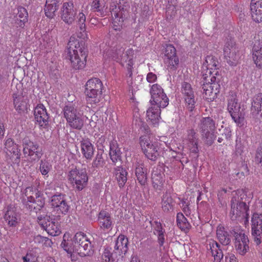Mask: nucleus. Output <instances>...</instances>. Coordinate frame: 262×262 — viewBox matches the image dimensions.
I'll list each match as a JSON object with an SVG mask.
<instances>
[{"label": "nucleus", "mask_w": 262, "mask_h": 262, "mask_svg": "<svg viewBox=\"0 0 262 262\" xmlns=\"http://www.w3.org/2000/svg\"><path fill=\"white\" fill-rule=\"evenodd\" d=\"M219 64L217 58L212 55H208L206 56L205 61L203 63L204 66H206L208 70H210L209 73L211 75V70H216Z\"/></svg>", "instance_id": "37998d69"}, {"label": "nucleus", "mask_w": 262, "mask_h": 262, "mask_svg": "<svg viewBox=\"0 0 262 262\" xmlns=\"http://www.w3.org/2000/svg\"><path fill=\"white\" fill-rule=\"evenodd\" d=\"M177 224L179 228L185 232H188L191 227L187 219L181 212H179L177 214Z\"/></svg>", "instance_id": "58836bf2"}, {"label": "nucleus", "mask_w": 262, "mask_h": 262, "mask_svg": "<svg viewBox=\"0 0 262 262\" xmlns=\"http://www.w3.org/2000/svg\"><path fill=\"white\" fill-rule=\"evenodd\" d=\"M181 207L183 212L186 215H188L190 214V210L189 207V203L186 200L183 199L180 203Z\"/></svg>", "instance_id": "4d7b16f0"}, {"label": "nucleus", "mask_w": 262, "mask_h": 262, "mask_svg": "<svg viewBox=\"0 0 262 262\" xmlns=\"http://www.w3.org/2000/svg\"><path fill=\"white\" fill-rule=\"evenodd\" d=\"M128 241L124 235H120L116 241L114 252L116 254L123 256L128 251Z\"/></svg>", "instance_id": "393cba45"}, {"label": "nucleus", "mask_w": 262, "mask_h": 262, "mask_svg": "<svg viewBox=\"0 0 262 262\" xmlns=\"http://www.w3.org/2000/svg\"><path fill=\"white\" fill-rule=\"evenodd\" d=\"M218 72H216V76L210 75V80L211 82L203 84L202 89L203 90V98L208 101H213L216 97L217 95L220 92V85L219 84L221 79V76L217 74Z\"/></svg>", "instance_id": "0eeeda50"}, {"label": "nucleus", "mask_w": 262, "mask_h": 262, "mask_svg": "<svg viewBox=\"0 0 262 262\" xmlns=\"http://www.w3.org/2000/svg\"><path fill=\"white\" fill-rule=\"evenodd\" d=\"M34 115H48L45 106L41 103L38 104L34 109Z\"/></svg>", "instance_id": "864d4df0"}, {"label": "nucleus", "mask_w": 262, "mask_h": 262, "mask_svg": "<svg viewBox=\"0 0 262 262\" xmlns=\"http://www.w3.org/2000/svg\"><path fill=\"white\" fill-rule=\"evenodd\" d=\"M150 93L151 95L150 101L152 106L147 110V114L151 113V115H160L161 107L164 108L167 106L169 99L164 92L163 89L158 84L152 85Z\"/></svg>", "instance_id": "7ed1b4c3"}, {"label": "nucleus", "mask_w": 262, "mask_h": 262, "mask_svg": "<svg viewBox=\"0 0 262 262\" xmlns=\"http://www.w3.org/2000/svg\"><path fill=\"white\" fill-rule=\"evenodd\" d=\"M129 8V5L127 0H112L111 3L109 11L113 18L115 19H123L125 17L127 13Z\"/></svg>", "instance_id": "9b49d317"}, {"label": "nucleus", "mask_w": 262, "mask_h": 262, "mask_svg": "<svg viewBox=\"0 0 262 262\" xmlns=\"http://www.w3.org/2000/svg\"><path fill=\"white\" fill-rule=\"evenodd\" d=\"M187 140L188 141V146L191 152L198 153L199 149L198 147V139L196 136V133L193 129H187Z\"/></svg>", "instance_id": "7c9ffc66"}, {"label": "nucleus", "mask_w": 262, "mask_h": 262, "mask_svg": "<svg viewBox=\"0 0 262 262\" xmlns=\"http://www.w3.org/2000/svg\"><path fill=\"white\" fill-rule=\"evenodd\" d=\"M152 185L156 190L161 191L163 188V181L161 174H157L156 173H152Z\"/></svg>", "instance_id": "a18cd8bd"}, {"label": "nucleus", "mask_w": 262, "mask_h": 262, "mask_svg": "<svg viewBox=\"0 0 262 262\" xmlns=\"http://www.w3.org/2000/svg\"><path fill=\"white\" fill-rule=\"evenodd\" d=\"M65 235L63 236V239L61 244V247L66 251L68 253H71L73 249L71 246H69V242H66L64 239Z\"/></svg>", "instance_id": "680f3d73"}, {"label": "nucleus", "mask_w": 262, "mask_h": 262, "mask_svg": "<svg viewBox=\"0 0 262 262\" xmlns=\"http://www.w3.org/2000/svg\"><path fill=\"white\" fill-rule=\"evenodd\" d=\"M113 174L119 187H123L127 180L128 173L126 169L122 166H117L114 169Z\"/></svg>", "instance_id": "c85d7f7f"}, {"label": "nucleus", "mask_w": 262, "mask_h": 262, "mask_svg": "<svg viewBox=\"0 0 262 262\" xmlns=\"http://www.w3.org/2000/svg\"><path fill=\"white\" fill-rule=\"evenodd\" d=\"M20 149H19L18 145H14L12 147L9 149L6 152L8 154L9 152L12 156H15L14 163L18 164L20 162Z\"/></svg>", "instance_id": "09e8293b"}, {"label": "nucleus", "mask_w": 262, "mask_h": 262, "mask_svg": "<svg viewBox=\"0 0 262 262\" xmlns=\"http://www.w3.org/2000/svg\"><path fill=\"white\" fill-rule=\"evenodd\" d=\"M135 174L139 183L141 185H145L147 182V169L142 162L136 163Z\"/></svg>", "instance_id": "cd10ccee"}, {"label": "nucleus", "mask_w": 262, "mask_h": 262, "mask_svg": "<svg viewBox=\"0 0 262 262\" xmlns=\"http://www.w3.org/2000/svg\"><path fill=\"white\" fill-rule=\"evenodd\" d=\"M252 236L254 244L258 246L262 243V221L258 219L257 213L252 217Z\"/></svg>", "instance_id": "aec40b11"}, {"label": "nucleus", "mask_w": 262, "mask_h": 262, "mask_svg": "<svg viewBox=\"0 0 262 262\" xmlns=\"http://www.w3.org/2000/svg\"><path fill=\"white\" fill-rule=\"evenodd\" d=\"M251 54L253 60L256 67L262 69V45L259 41L255 42Z\"/></svg>", "instance_id": "bb28decb"}, {"label": "nucleus", "mask_w": 262, "mask_h": 262, "mask_svg": "<svg viewBox=\"0 0 262 262\" xmlns=\"http://www.w3.org/2000/svg\"><path fill=\"white\" fill-rule=\"evenodd\" d=\"M68 177L73 187L78 191L82 190L87 185L88 177L85 169H72Z\"/></svg>", "instance_id": "9d476101"}, {"label": "nucleus", "mask_w": 262, "mask_h": 262, "mask_svg": "<svg viewBox=\"0 0 262 262\" xmlns=\"http://www.w3.org/2000/svg\"><path fill=\"white\" fill-rule=\"evenodd\" d=\"M228 111L230 115H242L240 104L237 102L236 93L233 91L229 93L228 97Z\"/></svg>", "instance_id": "5701e85b"}, {"label": "nucleus", "mask_w": 262, "mask_h": 262, "mask_svg": "<svg viewBox=\"0 0 262 262\" xmlns=\"http://www.w3.org/2000/svg\"><path fill=\"white\" fill-rule=\"evenodd\" d=\"M17 17L16 23L19 27L23 28L25 23L27 22L28 20V14L27 10L23 7H19L18 8Z\"/></svg>", "instance_id": "ea45409f"}, {"label": "nucleus", "mask_w": 262, "mask_h": 262, "mask_svg": "<svg viewBox=\"0 0 262 262\" xmlns=\"http://www.w3.org/2000/svg\"><path fill=\"white\" fill-rule=\"evenodd\" d=\"M142 129V127L141 128ZM143 129L145 131V135L141 136L140 138V144L142 151L145 156L149 159L155 161L157 158L159 154L158 146L152 144L150 141L149 135L150 130L146 125H143Z\"/></svg>", "instance_id": "20e7f679"}, {"label": "nucleus", "mask_w": 262, "mask_h": 262, "mask_svg": "<svg viewBox=\"0 0 262 262\" xmlns=\"http://www.w3.org/2000/svg\"><path fill=\"white\" fill-rule=\"evenodd\" d=\"M181 92L186 102L187 109L191 112L194 108L195 103L194 92L190 83L183 82L182 83Z\"/></svg>", "instance_id": "a211bd4d"}, {"label": "nucleus", "mask_w": 262, "mask_h": 262, "mask_svg": "<svg viewBox=\"0 0 262 262\" xmlns=\"http://www.w3.org/2000/svg\"><path fill=\"white\" fill-rule=\"evenodd\" d=\"M102 83L101 80L97 78H92L89 80L85 85L84 93L86 96V101L88 103L96 104L100 101L101 95L102 94ZM93 108L90 106H87L86 110L87 112L90 114H95L96 111L95 108L91 105Z\"/></svg>", "instance_id": "f03ea898"}, {"label": "nucleus", "mask_w": 262, "mask_h": 262, "mask_svg": "<svg viewBox=\"0 0 262 262\" xmlns=\"http://www.w3.org/2000/svg\"><path fill=\"white\" fill-rule=\"evenodd\" d=\"M164 62L170 71H175L179 64V60L176 56V49L171 45H166L164 51Z\"/></svg>", "instance_id": "2eb2a0df"}, {"label": "nucleus", "mask_w": 262, "mask_h": 262, "mask_svg": "<svg viewBox=\"0 0 262 262\" xmlns=\"http://www.w3.org/2000/svg\"><path fill=\"white\" fill-rule=\"evenodd\" d=\"M91 6L94 11L99 13L98 15L101 17L107 15L110 12L105 6L104 0H93Z\"/></svg>", "instance_id": "473e14b6"}, {"label": "nucleus", "mask_w": 262, "mask_h": 262, "mask_svg": "<svg viewBox=\"0 0 262 262\" xmlns=\"http://www.w3.org/2000/svg\"><path fill=\"white\" fill-rule=\"evenodd\" d=\"M244 146L241 141H236V145L234 150V154L238 156L241 155L244 150Z\"/></svg>", "instance_id": "13d9d810"}, {"label": "nucleus", "mask_w": 262, "mask_h": 262, "mask_svg": "<svg viewBox=\"0 0 262 262\" xmlns=\"http://www.w3.org/2000/svg\"><path fill=\"white\" fill-rule=\"evenodd\" d=\"M70 113L71 115H76L77 110L73 104L69 103L63 108V115H69Z\"/></svg>", "instance_id": "5fc2aeb1"}, {"label": "nucleus", "mask_w": 262, "mask_h": 262, "mask_svg": "<svg viewBox=\"0 0 262 262\" xmlns=\"http://www.w3.org/2000/svg\"><path fill=\"white\" fill-rule=\"evenodd\" d=\"M216 233L217 239L222 245L227 246L230 243V235L223 226H218Z\"/></svg>", "instance_id": "2f4dec72"}, {"label": "nucleus", "mask_w": 262, "mask_h": 262, "mask_svg": "<svg viewBox=\"0 0 262 262\" xmlns=\"http://www.w3.org/2000/svg\"><path fill=\"white\" fill-rule=\"evenodd\" d=\"M215 128V122L211 117H207L203 119L201 124V131H213Z\"/></svg>", "instance_id": "a19ab883"}, {"label": "nucleus", "mask_w": 262, "mask_h": 262, "mask_svg": "<svg viewBox=\"0 0 262 262\" xmlns=\"http://www.w3.org/2000/svg\"><path fill=\"white\" fill-rule=\"evenodd\" d=\"M161 118V116H147L146 120L149 123L155 126L158 125L159 120Z\"/></svg>", "instance_id": "bf43d9fd"}, {"label": "nucleus", "mask_w": 262, "mask_h": 262, "mask_svg": "<svg viewBox=\"0 0 262 262\" xmlns=\"http://www.w3.org/2000/svg\"><path fill=\"white\" fill-rule=\"evenodd\" d=\"M71 127L80 129L83 126V120L81 116H64Z\"/></svg>", "instance_id": "4c0bfd02"}, {"label": "nucleus", "mask_w": 262, "mask_h": 262, "mask_svg": "<svg viewBox=\"0 0 262 262\" xmlns=\"http://www.w3.org/2000/svg\"><path fill=\"white\" fill-rule=\"evenodd\" d=\"M114 254L112 253L108 248H105L102 255V262H115L113 257Z\"/></svg>", "instance_id": "3c124183"}, {"label": "nucleus", "mask_w": 262, "mask_h": 262, "mask_svg": "<svg viewBox=\"0 0 262 262\" xmlns=\"http://www.w3.org/2000/svg\"><path fill=\"white\" fill-rule=\"evenodd\" d=\"M73 240L76 250L81 256L93 255V245L85 234L81 232H77L75 234Z\"/></svg>", "instance_id": "6e6552de"}, {"label": "nucleus", "mask_w": 262, "mask_h": 262, "mask_svg": "<svg viewBox=\"0 0 262 262\" xmlns=\"http://www.w3.org/2000/svg\"><path fill=\"white\" fill-rule=\"evenodd\" d=\"M98 222L100 228L104 231H111L113 228V220L109 213L101 211L98 215Z\"/></svg>", "instance_id": "a878e982"}, {"label": "nucleus", "mask_w": 262, "mask_h": 262, "mask_svg": "<svg viewBox=\"0 0 262 262\" xmlns=\"http://www.w3.org/2000/svg\"><path fill=\"white\" fill-rule=\"evenodd\" d=\"M255 162L256 164L262 166V146L257 148L256 151Z\"/></svg>", "instance_id": "6e6d98bb"}, {"label": "nucleus", "mask_w": 262, "mask_h": 262, "mask_svg": "<svg viewBox=\"0 0 262 262\" xmlns=\"http://www.w3.org/2000/svg\"><path fill=\"white\" fill-rule=\"evenodd\" d=\"M250 10L252 18L254 21H262V0H251Z\"/></svg>", "instance_id": "4be33fe9"}, {"label": "nucleus", "mask_w": 262, "mask_h": 262, "mask_svg": "<svg viewBox=\"0 0 262 262\" xmlns=\"http://www.w3.org/2000/svg\"><path fill=\"white\" fill-rule=\"evenodd\" d=\"M224 56L229 65L235 67L237 65L240 58L238 47L233 39L227 41L224 48Z\"/></svg>", "instance_id": "1a4fd4ad"}, {"label": "nucleus", "mask_w": 262, "mask_h": 262, "mask_svg": "<svg viewBox=\"0 0 262 262\" xmlns=\"http://www.w3.org/2000/svg\"><path fill=\"white\" fill-rule=\"evenodd\" d=\"M24 262H38L37 258L31 254L27 253L23 258Z\"/></svg>", "instance_id": "e2e57ef3"}, {"label": "nucleus", "mask_w": 262, "mask_h": 262, "mask_svg": "<svg viewBox=\"0 0 262 262\" xmlns=\"http://www.w3.org/2000/svg\"><path fill=\"white\" fill-rule=\"evenodd\" d=\"M50 203L55 211L63 215H65L70 209V205L64 194L59 193L53 195L51 198Z\"/></svg>", "instance_id": "ddd939ff"}, {"label": "nucleus", "mask_w": 262, "mask_h": 262, "mask_svg": "<svg viewBox=\"0 0 262 262\" xmlns=\"http://www.w3.org/2000/svg\"><path fill=\"white\" fill-rule=\"evenodd\" d=\"M77 9L72 2H65L61 8V17L68 24H72L75 19Z\"/></svg>", "instance_id": "6ab92c4d"}, {"label": "nucleus", "mask_w": 262, "mask_h": 262, "mask_svg": "<svg viewBox=\"0 0 262 262\" xmlns=\"http://www.w3.org/2000/svg\"><path fill=\"white\" fill-rule=\"evenodd\" d=\"M81 148L83 156L86 159L91 160L94 155V147L90 141L88 140L82 141Z\"/></svg>", "instance_id": "e433bc0d"}, {"label": "nucleus", "mask_w": 262, "mask_h": 262, "mask_svg": "<svg viewBox=\"0 0 262 262\" xmlns=\"http://www.w3.org/2000/svg\"><path fill=\"white\" fill-rule=\"evenodd\" d=\"M231 233L234 237L236 251L239 254L245 255L249 249L248 236L241 230H232Z\"/></svg>", "instance_id": "f8f14e48"}, {"label": "nucleus", "mask_w": 262, "mask_h": 262, "mask_svg": "<svg viewBox=\"0 0 262 262\" xmlns=\"http://www.w3.org/2000/svg\"><path fill=\"white\" fill-rule=\"evenodd\" d=\"M59 215L54 218H51L50 216H39L37 217V222L42 229L47 233L53 236L59 235L61 233Z\"/></svg>", "instance_id": "423d86ee"}, {"label": "nucleus", "mask_w": 262, "mask_h": 262, "mask_svg": "<svg viewBox=\"0 0 262 262\" xmlns=\"http://www.w3.org/2000/svg\"><path fill=\"white\" fill-rule=\"evenodd\" d=\"M33 195L35 196V203L37 204L36 212L40 211L45 205V201L42 194L37 189L33 187Z\"/></svg>", "instance_id": "79ce46f5"}, {"label": "nucleus", "mask_w": 262, "mask_h": 262, "mask_svg": "<svg viewBox=\"0 0 262 262\" xmlns=\"http://www.w3.org/2000/svg\"><path fill=\"white\" fill-rule=\"evenodd\" d=\"M154 233L155 234L165 232V230L163 228L162 225L160 222L158 221L154 222Z\"/></svg>", "instance_id": "052dcab7"}, {"label": "nucleus", "mask_w": 262, "mask_h": 262, "mask_svg": "<svg viewBox=\"0 0 262 262\" xmlns=\"http://www.w3.org/2000/svg\"><path fill=\"white\" fill-rule=\"evenodd\" d=\"M261 102L262 94L259 93L254 96L252 103H254V104H257L259 106H261Z\"/></svg>", "instance_id": "69168bd1"}, {"label": "nucleus", "mask_w": 262, "mask_h": 262, "mask_svg": "<svg viewBox=\"0 0 262 262\" xmlns=\"http://www.w3.org/2000/svg\"><path fill=\"white\" fill-rule=\"evenodd\" d=\"M157 75L152 72L147 74L146 79L148 82L152 83L157 80Z\"/></svg>", "instance_id": "338daca9"}, {"label": "nucleus", "mask_w": 262, "mask_h": 262, "mask_svg": "<svg viewBox=\"0 0 262 262\" xmlns=\"http://www.w3.org/2000/svg\"><path fill=\"white\" fill-rule=\"evenodd\" d=\"M86 17L83 12L79 13L77 16V25L79 28L77 37L79 39L74 37H71L68 42V56H73L79 54H87V49L85 47V39L87 38V33L85 28Z\"/></svg>", "instance_id": "f257e3e1"}, {"label": "nucleus", "mask_w": 262, "mask_h": 262, "mask_svg": "<svg viewBox=\"0 0 262 262\" xmlns=\"http://www.w3.org/2000/svg\"><path fill=\"white\" fill-rule=\"evenodd\" d=\"M52 166L47 161L41 160L40 162L39 169L42 175H47L51 169Z\"/></svg>", "instance_id": "8fccbe9b"}, {"label": "nucleus", "mask_w": 262, "mask_h": 262, "mask_svg": "<svg viewBox=\"0 0 262 262\" xmlns=\"http://www.w3.org/2000/svg\"><path fill=\"white\" fill-rule=\"evenodd\" d=\"M24 194L27 198V201L24 204L31 211H34L36 212L37 204L35 203V196L33 195V187L32 186L27 187L25 190Z\"/></svg>", "instance_id": "72a5a7b5"}, {"label": "nucleus", "mask_w": 262, "mask_h": 262, "mask_svg": "<svg viewBox=\"0 0 262 262\" xmlns=\"http://www.w3.org/2000/svg\"><path fill=\"white\" fill-rule=\"evenodd\" d=\"M201 133L205 144L209 146L211 145L215 137L213 131H201Z\"/></svg>", "instance_id": "49530a36"}, {"label": "nucleus", "mask_w": 262, "mask_h": 262, "mask_svg": "<svg viewBox=\"0 0 262 262\" xmlns=\"http://www.w3.org/2000/svg\"><path fill=\"white\" fill-rule=\"evenodd\" d=\"M162 208L165 212H168L173 209L174 201L171 194L167 192L164 193L162 198Z\"/></svg>", "instance_id": "f704fd0d"}, {"label": "nucleus", "mask_w": 262, "mask_h": 262, "mask_svg": "<svg viewBox=\"0 0 262 262\" xmlns=\"http://www.w3.org/2000/svg\"><path fill=\"white\" fill-rule=\"evenodd\" d=\"M122 152L118 147L116 140H112L110 143L109 155L114 165L121 166L122 164Z\"/></svg>", "instance_id": "412c9836"}, {"label": "nucleus", "mask_w": 262, "mask_h": 262, "mask_svg": "<svg viewBox=\"0 0 262 262\" xmlns=\"http://www.w3.org/2000/svg\"><path fill=\"white\" fill-rule=\"evenodd\" d=\"M49 116H35V120L40 126L45 127L48 124Z\"/></svg>", "instance_id": "603ef678"}, {"label": "nucleus", "mask_w": 262, "mask_h": 262, "mask_svg": "<svg viewBox=\"0 0 262 262\" xmlns=\"http://www.w3.org/2000/svg\"><path fill=\"white\" fill-rule=\"evenodd\" d=\"M208 253L210 252L214 257V262H220L223 258V253L221 246L216 241L212 240L207 244Z\"/></svg>", "instance_id": "b1692460"}, {"label": "nucleus", "mask_w": 262, "mask_h": 262, "mask_svg": "<svg viewBox=\"0 0 262 262\" xmlns=\"http://www.w3.org/2000/svg\"><path fill=\"white\" fill-rule=\"evenodd\" d=\"M4 219L8 225L11 227H15L19 220V215L13 209H8L6 211Z\"/></svg>", "instance_id": "c9c22d12"}, {"label": "nucleus", "mask_w": 262, "mask_h": 262, "mask_svg": "<svg viewBox=\"0 0 262 262\" xmlns=\"http://www.w3.org/2000/svg\"><path fill=\"white\" fill-rule=\"evenodd\" d=\"M16 145L17 144L14 143V142L13 141L12 139L9 138L6 141L5 143V148L7 151L9 149L12 147L14 145Z\"/></svg>", "instance_id": "774afa93"}, {"label": "nucleus", "mask_w": 262, "mask_h": 262, "mask_svg": "<svg viewBox=\"0 0 262 262\" xmlns=\"http://www.w3.org/2000/svg\"><path fill=\"white\" fill-rule=\"evenodd\" d=\"M238 194L236 193L231 200V210L230 216L232 221L236 220L241 218L242 219H247L249 216L248 211L249 207L246 203L241 201Z\"/></svg>", "instance_id": "39448f33"}, {"label": "nucleus", "mask_w": 262, "mask_h": 262, "mask_svg": "<svg viewBox=\"0 0 262 262\" xmlns=\"http://www.w3.org/2000/svg\"><path fill=\"white\" fill-rule=\"evenodd\" d=\"M134 54V51L132 49H128L124 52V49L123 48H120L113 52L112 57L124 66L125 64L126 66L133 64Z\"/></svg>", "instance_id": "dca6fc26"}, {"label": "nucleus", "mask_w": 262, "mask_h": 262, "mask_svg": "<svg viewBox=\"0 0 262 262\" xmlns=\"http://www.w3.org/2000/svg\"><path fill=\"white\" fill-rule=\"evenodd\" d=\"M23 153L27 154L32 160L39 159L42 155L41 150L37 143L33 142L28 138L23 140Z\"/></svg>", "instance_id": "4468645a"}, {"label": "nucleus", "mask_w": 262, "mask_h": 262, "mask_svg": "<svg viewBox=\"0 0 262 262\" xmlns=\"http://www.w3.org/2000/svg\"><path fill=\"white\" fill-rule=\"evenodd\" d=\"M261 111V106L257 105V104H254L252 103V106L251 108V112L252 115H258Z\"/></svg>", "instance_id": "0e129e2a"}, {"label": "nucleus", "mask_w": 262, "mask_h": 262, "mask_svg": "<svg viewBox=\"0 0 262 262\" xmlns=\"http://www.w3.org/2000/svg\"><path fill=\"white\" fill-rule=\"evenodd\" d=\"M58 3L52 2V3H46L45 9V14L47 17L52 18L55 15V12L58 9Z\"/></svg>", "instance_id": "c03bdc74"}, {"label": "nucleus", "mask_w": 262, "mask_h": 262, "mask_svg": "<svg viewBox=\"0 0 262 262\" xmlns=\"http://www.w3.org/2000/svg\"><path fill=\"white\" fill-rule=\"evenodd\" d=\"M13 98L15 108L18 113H27V110L29 106L27 94L23 91L18 92L13 94Z\"/></svg>", "instance_id": "f3484780"}, {"label": "nucleus", "mask_w": 262, "mask_h": 262, "mask_svg": "<svg viewBox=\"0 0 262 262\" xmlns=\"http://www.w3.org/2000/svg\"><path fill=\"white\" fill-rule=\"evenodd\" d=\"M105 164V161L103 158V151H98L93 161L92 166L94 168L102 167Z\"/></svg>", "instance_id": "de8ad7c7"}, {"label": "nucleus", "mask_w": 262, "mask_h": 262, "mask_svg": "<svg viewBox=\"0 0 262 262\" xmlns=\"http://www.w3.org/2000/svg\"><path fill=\"white\" fill-rule=\"evenodd\" d=\"M87 54H77L73 56H68L71 61L72 67L75 70L83 69L86 64Z\"/></svg>", "instance_id": "c756f323"}]
</instances>
